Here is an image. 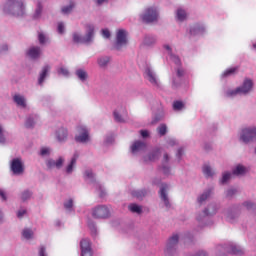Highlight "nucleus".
I'll return each instance as SVG.
<instances>
[{"instance_id": "473e14b6", "label": "nucleus", "mask_w": 256, "mask_h": 256, "mask_svg": "<svg viewBox=\"0 0 256 256\" xmlns=\"http://www.w3.org/2000/svg\"><path fill=\"white\" fill-rule=\"evenodd\" d=\"M237 72V67L229 68L223 73V77H229V75H233Z\"/></svg>"}, {"instance_id": "a878e982", "label": "nucleus", "mask_w": 256, "mask_h": 256, "mask_svg": "<svg viewBox=\"0 0 256 256\" xmlns=\"http://www.w3.org/2000/svg\"><path fill=\"white\" fill-rule=\"evenodd\" d=\"M202 171L206 177H213L214 175L213 170H211V166L209 165H204Z\"/></svg>"}, {"instance_id": "f704fd0d", "label": "nucleus", "mask_w": 256, "mask_h": 256, "mask_svg": "<svg viewBox=\"0 0 256 256\" xmlns=\"http://www.w3.org/2000/svg\"><path fill=\"white\" fill-rule=\"evenodd\" d=\"M229 179H231V173L225 172L221 179L222 185H225V183H227V181H229Z\"/></svg>"}, {"instance_id": "dca6fc26", "label": "nucleus", "mask_w": 256, "mask_h": 256, "mask_svg": "<svg viewBox=\"0 0 256 256\" xmlns=\"http://www.w3.org/2000/svg\"><path fill=\"white\" fill-rule=\"evenodd\" d=\"M177 243H179V235L175 234L173 235L167 243V250L171 251L173 249V247H175V245H177Z\"/></svg>"}, {"instance_id": "c756f323", "label": "nucleus", "mask_w": 256, "mask_h": 256, "mask_svg": "<svg viewBox=\"0 0 256 256\" xmlns=\"http://www.w3.org/2000/svg\"><path fill=\"white\" fill-rule=\"evenodd\" d=\"M129 209L132 213H138V214L141 213V211H142L141 207L137 204H130Z\"/></svg>"}, {"instance_id": "412c9836", "label": "nucleus", "mask_w": 256, "mask_h": 256, "mask_svg": "<svg viewBox=\"0 0 256 256\" xmlns=\"http://www.w3.org/2000/svg\"><path fill=\"white\" fill-rule=\"evenodd\" d=\"M159 155H161V151L157 148L148 155V161H156V159H159Z\"/></svg>"}, {"instance_id": "e433bc0d", "label": "nucleus", "mask_w": 256, "mask_h": 256, "mask_svg": "<svg viewBox=\"0 0 256 256\" xmlns=\"http://www.w3.org/2000/svg\"><path fill=\"white\" fill-rule=\"evenodd\" d=\"M158 133L161 136L165 135L167 133V126L162 124L160 127H158Z\"/></svg>"}, {"instance_id": "69168bd1", "label": "nucleus", "mask_w": 256, "mask_h": 256, "mask_svg": "<svg viewBox=\"0 0 256 256\" xmlns=\"http://www.w3.org/2000/svg\"><path fill=\"white\" fill-rule=\"evenodd\" d=\"M107 0H97V5H103V3H106Z\"/></svg>"}, {"instance_id": "1a4fd4ad", "label": "nucleus", "mask_w": 256, "mask_h": 256, "mask_svg": "<svg viewBox=\"0 0 256 256\" xmlns=\"http://www.w3.org/2000/svg\"><path fill=\"white\" fill-rule=\"evenodd\" d=\"M78 136H75V141L77 143H87L89 141V130L87 128L80 126L78 127Z\"/></svg>"}, {"instance_id": "4c0bfd02", "label": "nucleus", "mask_w": 256, "mask_h": 256, "mask_svg": "<svg viewBox=\"0 0 256 256\" xmlns=\"http://www.w3.org/2000/svg\"><path fill=\"white\" fill-rule=\"evenodd\" d=\"M75 7V5L70 4L69 6H65L62 8V13L67 14V13H71V11H73V8Z\"/></svg>"}, {"instance_id": "c03bdc74", "label": "nucleus", "mask_w": 256, "mask_h": 256, "mask_svg": "<svg viewBox=\"0 0 256 256\" xmlns=\"http://www.w3.org/2000/svg\"><path fill=\"white\" fill-rule=\"evenodd\" d=\"M63 163H65V160L62 157L56 160V169H61V167H63Z\"/></svg>"}, {"instance_id": "f3484780", "label": "nucleus", "mask_w": 256, "mask_h": 256, "mask_svg": "<svg viewBox=\"0 0 256 256\" xmlns=\"http://www.w3.org/2000/svg\"><path fill=\"white\" fill-rule=\"evenodd\" d=\"M13 100L19 107H23V108L27 107V104L25 103V97L19 94H16L14 95Z\"/></svg>"}, {"instance_id": "c85d7f7f", "label": "nucleus", "mask_w": 256, "mask_h": 256, "mask_svg": "<svg viewBox=\"0 0 256 256\" xmlns=\"http://www.w3.org/2000/svg\"><path fill=\"white\" fill-rule=\"evenodd\" d=\"M22 235L24 239H31L33 237V230L26 228L23 230Z\"/></svg>"}, {"instance_id": "6e6552de", "label": "nucleus", "mask_w": 256, "mask_h": 256, "mask_svg": "<svg viewBox=\"0 0 256 256\" xmlns=\"http://www.w3.org/2000/svg\"><path fill=\"white\" fill-rule=\"evenodd\" d=\"M11 11H13V15L17 17H21V15L25 14V6L21 1H13L10 5Z\"/></svg>"}, {"instance_id": "09e8293b", "label": "nucleus", "mask_w": 256, "mask_h": 256, "mask_svg": "<svg viewBox=\"0 0 256 256\" xmlns=\"http://www.w3.org/2000/svg\"><path fill=\"white\" fill-rule=\"evenodd\" d=\"M102 35L105 39H109L111 37V32H109L108 29H103L102 30Z\"/></svg>"}, {"instance_id": "cd10ccee", "label": "nucleus", "mask_w": 256, "mask_h": 256, "mask_svg": "<svg viewBox=\"0 0 256 256\" xmlns=\"http://www.w3.org/2000/svg\"><path fill=\"white\" fill-rule=\"evenodd\" d=\"M229 253H232V255H241L243 253V250L237 246H231Z\"/></svg>"}, {"instance_id": "774afa93", "label": "nucleus", "mask_w": 256, "mask_h": 256, "mask_svg": "<svg viewBox=\"0 0 256 256\" xmlns=\"http://www.w3.org/2000/svg\"><path fill=\"white\" fill-rule=\"evenodd\" d=\"M204 215H205V216H209V215H211V213H209V210H208V209H205V210H204Z\"/></svg>"}, {"instance_id": "58836bf2", "label": "nucleus", "mask_w": 256, "mask_h": 256, "mask_svg": "<svg viewBox=\"0 0 256 256\" xmlns=\"http://www.w3.org/2000/svg\"><path fill=\"white\" fill-rule=\"evenodd\" d=\"M65 209L71 211L73 209V199H69L66 203H64Z\"/></svg>"}, {"instance_id": "ea45409f", "label": "nucleus", "mask_w": 256, "mask_h": 256, "mask_svg": "<svg viewBox=\"0 0 256 256\" xmlns=\"http://www.w3.org/2000/svg\"><path fill=\"white\" fill-rule=\"evenodd\" d=\"M114 119L117 123H125V120L117 113V111H114Z\"/></svg>"}, {"instance_id": "a19ab883", "label": "nucleus", "mask_w": 256, "mask_h": 256, "mask_svg": "<svg viewBox=\"0 0 256 256\" xmlns=\"http://www.w3.org/2000/svg\"><path fill=\"white\" fill-rule=\"evenodd\" d=\"M170 59L176 64L181 65V59L178 58V56L170 54Z\"/></svg>"}, {"instance_id": "4be33fe9", "label": "nucleus", "mask_w": 256, "mask_h": 256, "mask_svg": "<svg viewBox=\"0 0 256 256\" xmlns=\"http://www.w3.org/2000/svg\"><path fill=\"white\" fill-rule=\"evenodd\" d=\"M147 195V191L145 190H135L132 191V197H135L136 199H143Z\"/></svg>"}, {"instance_id": "3c124183", "label": "nucleus", "mask_w": 256, "mask_h": 256, "mask_svg": "<svg viewBox=\"0 0 256 256\" xmlns=\"http://www.w3.org/2000/svg\"><path fill=\"white\" fill-rule=\"evenodd\" d=\"M33 125H35V122L33 121V119L28 118L26 121V127L31 128V127H33Z\"/></svg>"}, {"instance_id": "9b49d317", "label": "nucleus", "mask_w": 256, "mask_h": 256, "mask_svg": "<svg viewBox=\"0 0 256 256\" xmlns=\"http://www.w3.org/2000/svg\"><path fill=\"white\" fill-rule=\"evenodd\" d=\"M145 75L148 81L154 85L155 87H159V82L157 81V77L155 76V72L151 70V68H146Z\"/></svg>"}, {"instance_id": "2eb2a0df", "label": "nucleus", "mask_w": 256, "mask_h": 256, "mask_svg": "<svg viewBox=\"0 0 256 256\" xmlns=\"http://www.w3.org/2000/svg\"><path fill=\"white\" fill-rule=\"evenodd\" d=\"M39 55H41V48L39 47H32L27 52V56L31 59H38Z\"/></svg>"}, {"instance_id": "6ab92c4d", "label": "nucleus", "mask_w": 256, "mask_h": 256, "mask_svg": "<svg viewBox=\"0 0 256 256\" xmlns=\"http://www.w3.org/2000/svg\"><path fill=\"white\" fill-rule=\"evenodd\" d=\"M49 69H51V67H49V66L43 67L42 72L40 73L39 80H38L39 85H43V81H45V77H47V73H49Z\"/></svg>"}, {"instance_id": "7c9ffc66", "label": "nucleus", "mask_w": 256, "mask_h": 256, "mask_svg": "<svg viewBox=\"0 0 256 256\" xmlns=\"http://www.w3.org/2000/svg\"><path fill=\"white\" fill-rule=\"evenodd\" d=\"M183 107H185V104H183L181 101H175L173 103L174 111H181V109H183Z\"/></svg>"}, {"instance_id": "338daca9", "label": "nucleus", "mask_w": 256, "mask_h": 256, "mask_svg": "<svg viewBox=\"0 0 256 256\" xmlns=\"http://www.w3.org/2000/svg\"><path fill=\"white\" fill-rule=\"evenodd\" d=\"M182 155H183V149L180 148V149H178V154H177V156H178V157H181Z\"/></svg>"}, {"instance_id": "2f4dec72", "label": "nucleus", "mask_w": 256, "mask_h": 256, "mask_svg": "<svg viewBox=\"0 0 256 256\" xmlns=\"http://www.w3.org/2000/svg\"><path fill=\"white\" fill-rule=\"evenodd\" d=\"M107 63H109V57H107V56L101 57L98 59V65L100 67H105V65H107Z\"/></svg>"}, {"instance_id": "603ef678", "label": "nucleus", "mask_w": 256, "mask_h": 256, "mask_svg": "<svg viewBox=\"0 0 256 256\" xmlns=\"http://www.w3.org/2000/svg\"><path fill=\"white\" fill-rule=\"evenodd\" d=\"M26 213H27V210H19L17 213V218L21 219L23 215H25Z\"/></svg>"}, {"instance_id": "7ed1b4c3", "label": "nucleus", "mask_w": 256, "mask_h": 256, "mask_svg": "<svg viewBox=\"0 0 256 256\" xmlns=\"http://www.w3.org/2000/svg\"><path fill=\"white\" fill-rule=\"evenodd\" d=\"M240 139L243 143H251V141L256 139V128L243 129Z\"/></svg>"}, {"instance_id": "5701e85b", "label": "nucleus", "mask_w": 256, "mask_h": 256, "mask_svg": "<svg viewBox=\"0 0 256 256\" xmlns=\"http://www.w3.org/2000/svg\"><path fill=\"white\" fill-rule=\"evenodd\" d=\"M76 75H77L78 79H80V81H87L88 75H87V72L85 70L78 69L76 71Z\"/></svg>"}, {"instance_id": "0eeeda50", "label": "nucleus", "mask_w": 256, "mask_h": 256, "mask_svg": "<svg viewBox=\"0 0 256 256\" xmlns=\"http://www.w3.org/2000/svg\"><path fill=\"white\" fill-rule=\"evenodd\" d=\"M92 215L95 219H105L109 217V208L106 206H98L93 210Z\"/></svg>"}, {"instance_id": "b1692460", "label": "nucleus", "mask_w": 256, "mask_h": 256, "mask_svg": "<svg viewBox=\"0 0 256 256\" xmlns=\"http://www.w3.org/2000/svg\"><path fill=\"white\" fill-rule=\"evenodd\" d=\"M176 15L178 21H185V19H187V12L183 9H178Z\"/></svg>"}, {"instance_id": "e2e57ef3", "label": "nucleus", "mask_w": 256, "mask_h": 256, "mask_svg": "<svg viewBox=\"0 0 256 256\" xmlns=\"http://www.w3.org/2000/svg\"><path fill=\"white\" fill-rule=\"evenodd\" d=\"M162 171H163L164 175H169V168L163 167Z\"/></svg>"}, {"instance_id": "37998d69", "label": "nucleus", "mask_w": 256, "mask_h": 256, "mask_svg": "<svg viewBox=\"0 0 256 256\" xmlns=\"http://www.w3.org/2000/svg\"><path fill=\"white\" fill-rule=\"evenodd\" d=\"M58 33H60V35H63V33H65V24H63V22L58 23Z\"/></svg>"}, {"instance_id": "79ce46f5", "label": "nucleus", "mask_w": 256, "mask_h": 256, "mask_svg": "<svg viewBox=\"0 0 256 256\" xmlns=\"http://www.w3.org/2000/svg\"><path fill=\"white\" fill-rule=\"evenodd\" d=\"M84 177H86V179H94L95 175L93 174L92 170H86L84 173Z\"/></svg>"}, {"instance_id": "6e6d98bb", "label": "nucleus", "mask_w": 256, "mask_h": 256, "mask_svg": "<svg viewBox=\"0 0 256 256\" xmlns=\"http://www.w3.org/2000/svg\"><path fill=\"white\" fill-rule=\"evenodd\" d=\"M140 134H141V136L145 139V138H147V137H149V131H147V130H141L140 131Z\"/></svg>"}, {"instance_id": "9d476101", "label": "nucleus", "mask_w": 256, "mask_h": 256, "mask_svg": "<svg viewBox=\"0 0 256 256\" xmlns=\"http://www.w3.org/2000/svg\"><path fill=\"white\" fill-rule=\"evenodd\" d=\"M80 247L82 256H93V251L91 250V241H89V239H82L80 242Z\"/></svg>"}, {"instance_id": "f257e3e1", "label": "nucleus", "mask_w": 256, "mask_h": 256, "mask_svg": "<svg viewBox=\"0 0 256 256\" xmlns=\"http://www.w3.org/2000/svg\"><path fill=\"white\" fill-rule=\"evenodd\" d=\"M95 35V26L88 24L86 25V35L81 36L77 33L73 34L74 43H91L93 41V37Z\"/></svg>"}, {"instance_id": "f03ea898", "label": "nucleus", "mask_w": 256, "mask_h": 256, "mask_svg": "<svg viewBox=\"0 0 256 256\" xmlns=\"http://www.w3.org/2000/svg\"><path fill=\"white\" fill-rule=\"evenodd\" d=\"M159 19V12H157V8L149 7L144 11V15H142V21L144 23H155Z\"/></svg>"}, {"instance_id": "a211bd4d", "label": "nucleus", "mask_w": 256, "mask_h": 256, "mask_svg": "<svg viewBox=\"0 0 256 256\" xmlns=\"http://www.w3.org/2000/svg\"><path fill=\"white\" fill-rule=\"evenodd\" d=\"M77 159H79V154L76 153L74 154L70 164L66 168L67 173H73V167H75V164L77 163Z\"/></svg>"}, {"instance_id": "20e7f679", "label": "nucleus", "mask_w": 256, "mask_h": 256, "mask_svg": "<svg viewBox=\"0 0 256 256\" xmlns=\"http://www.w3.org/2000/svg\"><path fill=\"white\" fill-rule=\"evenodd\" d=\"M11 171L14 175H23L25 171V166L21 158H15L11 162Z\"/></svg>"}, {"instance_id": "052dcab7", "label": "nucleus", "mask_w": 256, "mask_h": 256, "mask_svg": "<svg viewBox=\"0 0 256 256\" xmlns=\"http://www.w3.org/2000/svg\"><path fill=\"white\" fill-rule=\"evenodd\" d=\"M244 207H246V209H252V208H253V203H251V202H245V203H244Z\"/></svg>"}, {"instance_id": "680f3d73", "label": "nucleus", "mask_w": 256, "mask_h": 256, "mask_svg": "<svg viewBox=\"0 0 256 256\" xmlns=\"http://www.w3.org/2000/svg\"><path fill=\"white\" fill-rule=\"evenodd\" d=\"M164 49H166V51H169V55H173V53L171 52V46L165 45Z\"/></svg>"}, {"instance_id": "8fccbe9b", "label": "nucleus", "mask_w": 256, "mask_h": 256, "mask_svg": "<svg viewBox=\"0 0 256 256\" xmlns=\"http://www.w3.org/2000/svg\"><path fill=\"white\" fill-rule=\"evenodd\" d=\"M176 75L177 77H183V75H185V70H183V68H177Z\"/></svg>"}, {"instance_id": "39448f33", "label": "nucleus", "mask_w": 256, "mask_h": 256, "mask_svg": "<svg viewBox=\"0 0 256 256\" xmlns=\"http://www.w3.org/2000/svg\"><path fill=\"white\" fill-rule=\"evenodd\" d=\"M127 45V31L120 29L116 33V49H121Z\"/></svg>"}, {"instance_id": "aec40b11", "label": "nucleus", "mask_w": 256, "mask_h": 256, "mask_svg": "<svg viewBox=\"0 0 256 256\" xmlns=\"http://www.w3.org/2000/svg\"><path fill=\"white\" fill-rule=\"evenodd\" d=\"M205 31V27L201 24H195L191 29L190 33L192 35H195L196 33H203Z\"/></svg>"}, {"instance_id": "49530a36", "label": "nucleus", "mask_w": 256, "mask_h": 256, "mask_svg": "<svg viewBox=\"0 0 256 256\" xmlns=\"http://www.w3.org/2000/svg\"><path fill=\"white\" fill-rule=\"evenodd\" d=\"M38 40L41 45L45 44V41H46L45 35L43 33H39Z\"/></svg>"}, {"instance_id": "f8f14e48", "label": "nucleus", "mask_w": 256, "mask_h": 256, "mask_svg": "<svg viewBox=\"0 0 256 256\" xmlns=\"http://www.w3.org/2000/svg\"><path fill=\"white\" fill-rule=\"evenodd\" d=\"M167 184H162L161 188H160V197L162 199V201H164V205L166 207H170L169 204V197H167Z\"/></svg>"}, {"instance_id": "5fc2aeb1", "label": "nucleus", "mask_w": 256, "mask_h": 256, "mask_svg": "<svg viewBox=\"0 0 256 256\" xmlns=\"http://www.w3.org/2000/svg\"><path fill=\"white\" fill-rule=\"evenodd\" d=\"M40 155H49V148H42L40 151Z\"/></svg>"}, {"instance_id": "393cba45", "label": "nucleus", "mask_w": 256, "mask_h": 256, "mask_svg": "<svg viewBox=\"0 0 256 256\" xmlns=\"http://www.w3.org/2000/svg\"><path fill=\"white\" fill-rule=\"evenodd\" d=\"M245 171H247V169L243 165H238L233 170V175H244Z\"/></svg>"}, {"instance_id": "a18cd8bd", "label": "nucleus", "mask_w": 256, "mask_h": 256, "mask_svg": "<svg viewBox=\"0 0 256 256\" xmlns=\"http://www.w3.org/2000/svg\"><path fill=\"white\" fill-rule=\"evenodd\" d=\"M48 169H53L54 167H56V161L55 160H48L46 163Z\"/></svg>"}, {"instance_id": "bb28decb", "label": "nucleus", "mask_w": 256, "mask_h": 256, "mask_svg": "<svg viewBox=\"0 0 256 256\" xmlns=\"http://www.w3.org/2000/svg\"><path fill=\"white\" fill-rule=\"evenodd\" d=\"M211 197V190H208L204 192L199 198H198V203H203L204 201H207Z\"/></svg>"}, {"instance_id": "864d4df0", "label": "nucleus", "mask_w": 256, "mask_h": 256, "mask_svg": "<svg viewBox=\"0 0 256 256\" xmlns=\"http://www.w3.org/2000/svg\"><path fill=\"white\" fill-rule=\"evenodd\" d=\"M235 193H237V190L235 189H230L227 191V197H233V195H235Z\"/></svg>"}, {"instance_id": "423d86ee", "label": "nucleus", "mask_w": 256, "mask_h": 256, "mask_svg": "<svg viewBox=\"0 0 256 256\" xmlns=\"http://www.w3.org/2000/svg\"><path fill=\"white\" fill-rule=\"evenodd\" d=\"M251 89H253V81L246 79L242 87H238L235 91H232L231 95H237V93H242L243 95H247V93H249Z\"/></svg>"}, {"instance_id": "c9c22d12", "label": "nucleus", "mask_w": 256, "mask_h": 256, "mask_svg": "<svg viewBox=\"0 0 256 256\" xmlns=\"http://www.w3.org/2000/svg\"><path fill=\"white\" fill-rule=\"evenodd\" d=\"M32 193L29 190H26L22 193L21 199L22 201H27V199H31Z\"/></svg>"}, {"instance_id": "bf43d9fd", "label": "nucleus", "mask_w": 256, "mask_h": 256, "mask_svg": "<svg viewBox=\"0 0 256 256\" xmlns=\"http://www.w3.org/2000/svg\"><path fill=\"white\" fill-rule=\"evenodd\" d=\"M0 197H2L3 201H7V196L5 195V191H3L2 189H0Z\"/></svg>"}, {"instance_id": "4468645a", "label": "nucleus", "mask_w": 256, "mask_h": 256, "mask_svg": "<svg viewBox=\"0 0 256 256\" xmlns=\"http://www.w3.org/2000/svg\"><path fill=\"white\" fill-rule=\"evenodd\" d=\"M67 129L65 128H60L57 132H56V139L57 141H59L60 143H62V141H67Z\"/></svg>"}, {"instance_id": "72a5a7b5", "label": "nucleus", "mask_w": 256, "mask_h": 256, "mask_svg": "<svg viewBox=\"0 0 256 256\" xmlns=\"http://www.w3.org/2000/svg\"><path fill=\"white\" fill-rule=\"evenodd\" d=\"M42 11H43V7L41 6V3H38L37 9L34 14V19H39V17H41Z\"/></svg>"}, {"instance_id": "13d9d810", "label": "nucleus", "mask_w": 256, "mask_h": 256, "mask_svg": "<svg viewBox=\"0 0 256 256\" xmlns=\"http://www.w3.org/2000/svg\"><path fill=\"white\" fill-rule=\"evenodd\" d=\"M0 143H5V137L3 136V129L0 127Z\"/></svg>"}, {"instance_id": "4d7b16f0", "label": "nucleus", "mask_w": 256, "mask_h": 256, "mask_svg": "<svg viewBox=\"0 0 256 256\" xmlns=\"http://www.w3.org/2000/svg\"><path fill=\"white\" fill-rule=\"evenodd\" d=\"M45 252H46L45 246H41V247H40V250H39V255H40V256H46V255H45Z\"/></svg>"}, {"instance_id": "de8ad7c7", "label": "nucleus", "mask_w": 256, "mask_h": 256, "mask_svg": "<svg viewBox=\"0 0 256 256\" xmlns=\"http://www.w3.org/2000/svg\"><path fill=\"white\" fill-rule=\"evenodd\" d=\"M58 73H59L60 75H64V77H67V75H69V70H67V68H60V69L58 70Z\"/></svg>"}, {"instance_id": "0e129e2a", "label": "nucleus", "mask_w": 256, "mask_h": 256, "mask_svg": "<svg viewBox=\"0 0 256 256\" xmlns=\"http://www.w3.org/2000/svg\"><path fill=\"white\" fill-rule=\"evenodd\" d=\"M164 163H169V155L164 154Z\"/></svg>"}, {"instance_id": "ddd939ff", "label": "nucleus", "mask_w": 256, "mask_h": 256, "mask_svg": "<svg viewBox=\"0 0 256 256\" xmlns=\"http://www.w3.org/2000/svg\"><path fill=\"white\" fill-rule=\"evenodd\" d=\"M144 149H147V144L142 141H136L131 146L132 153H137V151H143Z\"/></svg>"}]
</instances>
